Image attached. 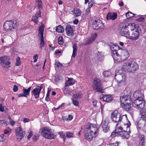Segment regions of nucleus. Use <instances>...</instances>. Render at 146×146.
<instances>
[{
  "label": "nucleus",
  "mask_w": 146,
  "mask_h": 146,
  "mask_svg": "<svg viewBox=\"0 0 146 146\" xmlns=\"http://www.w3.org/2000/svg\"><path fill=\"white\" fill-rule=\"evenodd\" d=\"M98 129L95 125L88 123L84 131V136L89 141H90L98 135Z\"/></svg>",
  "instance_id": "1"
},
{
  "label": "nucleus",
  "mask_w": 146,
  "mask_h": 146,
  "mask_svg": "<svg viewBox=\"0 0 146 146\" xmlns=\"http://www.w3.org/2000/svg\"><path fill=\"white\" fill-rule=\"evenodd\" d=\"M119 34L126 37L129 36V29L134 30L135 28V23H133L128 24L127 25L122 23L120 25Z\"/></svg>",
  "instance_id": "2"
},
{
  "label": "nucleus",
  "mask_w": 146,
  "mask_h": 146,
  "mask_svg": "<svg viewBox=\"0 0 146 146\" xmlns=\"http://www.w3.org/2000/svg\"><path fill=\"white\" fill-rule=\"evenodd\" d=\"M139 68L137 64L133 61L126 62L122 66L123 70L127 72H134Z\"/></svg>",
  "instance_id": "3"
},
{
  "label": "nucleus",
  "mask_w": 146,
  "mask_h": 146,
  "mask_svg": "<svg viewBox=\"0 0 146 146\" xmlns=\"http://www.w3.org/2000/svg\"><path fill=\"white\" fill-rule=\"evenodd\" d=\"M111 118L113 121L115 122H119L122 119L126 121L128 120L126 114L121 116V114L117 110L112 112L111 115Z\"/></svg>",
  "instance_id": "4"
},
{
  "label": "nucleus",
  "mask_w": 146,
  "mask_h": 146,
  "mask_svg": "<svg viewBox=\"0 0 146 146\" xmlns=\"http://www.w3.org/2000/svg\"><path fill=\"white\" fill-rule=\"evenodd\" d=\"M18 23L15 21L9 20L5 22L3 28L5 31H9L17 27Z\"/></svg>",
  "instance_id": "5"
},
{
  "label": "nucleus",
  "mask_w": 146,
  "mask_h": 146,
  "mask_svg": "<svg viewBox=\"0 0 146 146\" xmlns=\"http://www.w3.org/2000/svg\"><path fill=\"white\" fill-rule=\"evenodd\" d=\"M51 130L47 127L42 129L41 131L42 135L44 137L49 139H54L55 135L53 133L50 132Z\"/></svg>",
  "instance_id": "6"
},
{
  "label": "nucleus",
  "mask_w": 146,
  "mask_h": 146,
  "mask_svg": "<svg viewBox=\"0 0 146 146\" xmlns=\"http://www.w3.org/2000/svg\"><path fill=\"white\" fill-rule=\"evenodd\" d=\"M9 60V57L7 56L0 57V64L1 66L5 68H9L10 67L9 65L10 64Z\"/></svg>",
  "instance_id": "7"
},
{
  "label": "nucleus",
  "mask_w": 146,
  "mask_h": 146,
  "mask_svg": "<svg viewBox=\"0 0 146 146\" xmlns=\"http://www.w3.org/2000/svg\"><path fill=\"white\" fill-rule=\"evenodd\" d=\"M91 23L93 25V29L95 30L102 29L103 28V23L101 20L98 19H92Z\"/></svg>",
  "instance_id": "8"
},
{
  "label": "nucleus",
  "mask_w": 146,
  "mask_h": 146,
  "mask_svg": "<svg viewBox=\"0 0 146 146\" xmlns=\"http://www.w3.org/2000/svg\"><path fill=\"white\" fill-rule=\"evenodd\" d=\"M94 90L97 92L102 93L103 92V88L101 85L99 79L95 78L93 81V84L92 86Z\"/></svg>",
  "instance_id": "9"
},
{
  "label": "nucleus",
  "mask_w": 146,
  "mask_h": 146,
  "mask_svg": "<svg viewBox=\"0 0 146 146\" xmlns=\"http://www.w3.org/2000/svg\"><path fill=\"white\" fill-rule=\"evenodd\" d=\"M44 31V27L43 25H41L39 27L38 32V36L40 38V47L41 49L44 47L45 44L44 40L43 32Z\"/></svg>",
  "instance_id": "10"
},
{
  "label": "nucleus",
  "mask_w": 146,
  "mask_h": 146,
  "mask_svg": "<svg viewBox=\"0 0 146 146\" xmlns=\"http://www.w3.org/2000/svg\"><path fill=\"white\" fill-rule=\"evenodd\" d=\"M116 45H114V46L113 47H111V50L112 51L111 55L115 61L117 62H120L122 60L120 54L119 55L117 51L114 49V47H116Z\"/></svg>",
  "instance_id": "11"
},
{
  "label": "nucleus",
  "mask_w": 146,
  "mask_h": 146,
  "mask_svg": "<svg viewBox=\"0 0 146 146\" xmlns=\"http://www.w3.org/2000/svg\"><path fill=\"white\" fill-rule=\"evenodd\" d=\"M115 79L118 83L120 84L125 81L126 77L125 74L123 73L120 74L116 73L115 76Z\"/></svg>",
  "instance_id": "12"
},
{
  "label": "nucleus",
  "mask_w": 146,
  "mask_h": 146,
  "mask_svg": "<svg viewBox=\"0 0 146 146\" xmlns=\"http://www.w3.org/2000/svg\"><path fill=\"white\" fill-rule=\"evenodd\" d=\"M134 104L137 108L142 109L144 106L145 102L143 98H140L139 99H137L134 100Z\"/></svg>",
  "instance_id": "13"
},
{
  "label": "nucleus",
  "mask_w": 146,
  "mask_h": 146,
  "mask_svg": "<svg viewBox=\"0 0 146 146\" xmlns=\"http://www.w3.org/2000/svg\"><path fill=\"white\" fill-rule=\"evenodd\" d=\"M16 135L17 137V139L18 141H20L25 134V132L22 130L21 127H17L16 130Z\"/></svg>",
  "instance_id": "14"
},
{
  "label": "nucleus",
  "mask_w": 146,
  "mask_h": 146,
  "mask_svg": "<svg viewBox=\"0 0 146 146\" xmlns=\"http://www.w3.org/2000/svg\"><path fill=\"white\" fill-rule=\"evenodd\" d=\"M118 52L120 54L122 60H125L129 57V52L127 50L120 49L118 50Z\"/></svg>",
  "instance_id": "15"
},
{
  "label": "nucleus",
  "mask_w": 146,
  "mask_h": 146,
  "mask_svg": "<svg viewBox=\"0 0 146 146\" xmlns=\"http://www.w3.org/2000/svg\"><path fill=\"white\" fill-rule=\"evenodd\" d=\"M42 86H38L37 88L33 89L32 92V94L34 95L35 98L37 99L39 97L41 89L42 88Z\"/></svg>",
  "instance_id": "16"
},
{
  "label": "nucleus",
  "mask_w": 146,
  "mask_h": 146,
  "mask_svg": "<svg viewBox=\"0 0 146 146\" xmlns=\"http://www.w3.org/2000/svg\"><path fill=\"white\" fill-rule=\"evenodd\" d=\"M100 100L104 102H110L113 100V97L109 95L102 94L101 96Z\"/></svg>",
  "instance_id": "17"
},
{
  "label": "nucleus",
  "mask_w": 146,
  "mask_h": 146,
  "mask_svg": "<svg viewBox=\"0 0 146 146\" xmlns=\"http://www.w3.org/2000/svg\"><path fill=\"white\" fill-rule=\"evenodd\" d=\"M41 17L40 11H39L35 15L33 16L32 18V20L34 23L36 24L38 23V20Z\"/></svg>",
  "instance_id": "18"
},
{
  "label": "nucleus",
  "mask_w": 146,
  "mask_h": 146,
  "mask_svg": "<svg viewBox=\"0 0 146 146\" xmlns=\"http://www.w3.org/2000/svg\"><path fill=\"white\" fill-rule=\"evenodd\" d=\"M130 129H129V132L123 130L122 132L119 133V136L121 137L122 139H128L129 137Z\"/></svg>",
  "instance_id": "19"
},
{
  "label": "nucleus",
  "mask_w": 146,
  "mask_h": 146,
  "mask_svg": "<svg viewBox=\"0 0 146 146\" xmlns=\"http://www.w3.org/2000/svg\"><path fill=\"white\" fill-rule=\"evenodd\" d=\"M139 35V33L137 31H135L133 32L131 35L129 34V36L127 38L133 40H136L138 38Z\"/></svg>",
  "instance_id": "20"
},
{
  "label": "nucleus",
  "mask_w": 146,
  "mask_h": 146,
  "mask_svg": "<svg viewBox=\"0 0 146 146\" xmlns=\"http://www.w3.org/2000/svg\"><path fill=\"white\" fill-rule=\"evenodd\" d=\"M117 14L115 13H109L107 15V19L108 20L111 19L115 20L117 18Z\"/></svg>",
  "instance_id": "21"
},
{
  "label": "nucleus",
  "mask_w": 146,
  "mask_h": 146,
  "mask_svg": "<svg viewBox=\"0 0 146 146\" xmlns=\"http://www.w3.org/2000/svg\"><path fill=\"white\" fill-rule=\"evenodd\" d=\"M131 100L130 96L128 95H126L121 96L120 97V102L121 104H124L125 102L127 101H130Z\"/></svg>",
  "instance_id": "22"
},
{
  "label": "nucleus",
  "mask_w": 146,
  "mask_h": 146,
  "mask_svg": "<svg viewBox=\"0 0 146 146\" xmlns=\"http://www.w3.org/2000/svg\"><path fill=\"white\" fill-rule=\"evenodd\" d=\"M65 31L67 35L69 36H72L73 32L72 28L70 25H67L65 29Z\"/></svg>",
  "instance_id": "23"
},
{
  "label": "nucleus",
  "mask_w": 146,
  "mask_h": 146,
  "mask_svg": "<svg viewBox=\"0 0 146 146\" xmlns=\"http://www.w3.org/2000/svg\"><path fill=\"white\" fill-rule=\"evenodd\" d=\"M108 123L106 121H102L101 125L103 129V130L105 132H107L109 129V127H108Z\"/></svg>",
  "instance_id": "24"
},
{
  "label": "nucleus",
  "mask_w": 146,
  "mask_h": 146,
  "mask_svg": "<svg viewBox=\"0 0 146 146\" xmlns=\"http://www.w3.org/2000/svg\"><path fill=\"white\" fill-rule=\"evenodd\" d=\"M97 36V34L94 33L92 35V37L89 38L86 40L87 42L86 44H89L91 43L94 40Z\"/></svg>",
  "instance_id": "25"
},
{
  "label": "nucleus",
  "mask_w": 146,
  "mask_h": 146,
  "mask_svg": "<svg viewBox=\"0 0 146 146\" xmlns=\"http://www.w3.org/2000/svg\"><path fill=\"white\" fill-rule=\"evenodd\" d=\"M139 115L141 117V118L143 119V120L146 119V109H142L140 110V113H139Z\"/></svg>",
  "instance_id": "26"
},
{
  "label": "nucleus",
  "mask_w": 146,
  "mask_h": 146,
  "mask_svg": "<svg viewBox=\"0 0 146 146\" xmlns=\"http://www.w3.org/2000/svg\"><path fill=\"white\" fill-rule=\"evenodd\" d=\"M75 83L74 80L72 78H69L67 81L65 82V86L67 87L69 86L72 85Z\"/></svg>",
  "instance_id": "27"
},
{
  "label": "nucleus",
  "mask_w": 146,
  "mask_h": 146,
  "mask_svg": "<svg viewBox=\"0 0 146 146\" xmlns=\"http://www.w3.org/2000/svg\"><path fill=\"white\" fill-rule=\"evenodd\" d=\"M131 102H132V101ZM130 103L131 102L130 101L129 102V103H127L125 104H123V105H122V104H121V105L123 108L125 109L126 110L129 111L131 109V106Z\"/></svg>",
  "instance_id": "28"
},
{
  "label": "nucleus",
  "mask_w": 146,
  "mask_h": 146,
  "mask_svg": "<svg viewBox=\"0 0 146 146\" xmlns=\"http://www.w3.org/2000/svg\"><path fill=\"white\" fill-rule=\"evenodd\" d=\"M72 47L73 49V52L72 55V57L74 58L76 56L77 52L78 50V46H77V44L75 43L73 44Z\"/></svg>",
  "instance_id": "29"
},
{
  "label": "nucleus",
  "mask_w": 146,
  "mask_h": 146,
  "mask_svg": "<svg viewBox=\"0 0 146 146\" xmlns=\"http://www.w3.org/2000/svg\"><path fill=\"white\" fill-rule=\"evenodd\" d=\"M133 96L135 98L139 99L140 98H143V94L140 91H136L134 93Z\"/></svg>",
  "instance_id": "30"
},
{
  "label": "nucleus",
  "mask_w": 146,
  "mask_h": 146,
  "mask_svg": "<svg viewBox=\"0 0 146 146\" xmlns=\"http://www.w3.org/2000/svg\"><path fill=\"white\" fill-rule=\"evenodd\" d=\"M31 87H30L28 89H25L24 88H23V96L25 97H27L28 95H29V94L31 90Z\"/></svg>",
  "instance_id": "31"
},
{
  "label": "nucleus",
  "mask_w": 146,
  "mask_h": 146,
  "mask_svg": "<svg viewBox=\"0 0 146 146\" xmlns=\"http://www.w3.org/2000/svg\"><path fill=\"white\" fill-rule=\"evenodd\" d=\"M74 15L76 16H79L81 15V11L79 9H77L74 10L73 11Z\"/></svg>",
  "instance_id": "32"
},
{
  "label": "nucleus",
  "mask_w": 146,
  "mask_h": 146,
  "mask_svg": "<svg viewBox=\"0 0 146 146\" xmlns=\"http://www.w3.org/2000/svg\"><path fill=\"white\" fill-rule=\"evenodd\" d=\"M56 32L58 33H63L64 31L63 27L60 25H59L56 27Z\"/></svg>",
  "instance_id": "33"
},
{
  "label": "nucleus",
  "mask_w": 146,
  "mask_h": 146,
  "mask_svg": "<svg viewBox=\"0 0 146 146\" xmlns=\"http://www.w3.org/2000/svg\"><path fill=\"white\" fill-rule=\"evenodd\" d=\"M11 128L8 127L4 130V134L7 135L8 136L11 133Z\"/></svg>",
  "instance_id": "34"
},
{
  "label": "nucleus",
  "mask_w": 146,
  "mask_h": 146,
  "mask_svg": "<svg viewBox=\"0 0 146 146\" xmlns=\"http://www.w3.org/2000/svg\"><path fill=\"white\" fill-rule=\"evenodd\" d=\"M124 130H123V128L121 127H119L118 128L115 129V131L117 134L119 135V133L122 132Z\"/></svg>",
  "instance_id": "35"
},
{
  "label": "nucleus",
  "mask_w": 146,
  "mask_h": 146,
  "mask_svg": "<svg viewBox=\"0 0 146 146\" xmlns=\"http://www.w3.org/2000/svg\"><path fill=\"white\" fill-rule=\"evenodd\" d=\"M82 95L81 94L79 93L78 94H74L73 97L75 100L81 98Z\"/></svg>",
  "instance_id": "36"
},
{
  "label": "nucleus",
  "mask_w": 146,
  "mask_h": 146,
  "mask_svg": "<svg viewBox=\"0 0 146 146\" xmlns=\"http://www.w3.org/2000/svg\"><path fill=\"white\" fill-rule=\"evenodd\" d=\"M104 76L106 77H108L111 75V73L109 71H105L103 72Z\"/></svg>",
  "instance_id": "37"
},
{
  "label": "nucleus",
  "mask_w": 146,
  "mask_h": 146,
  "mask_svg": "<svg viewBox=\"0 0 146 146\" xmlns=\"http://www.w3.org/2000/svg\"><path fill=\"white\" fill-rule=\"evenodd\" d=\"M126 121L127 122V123L125 125V127H126L127 128V130L126 131H127V130H129V127L131 125L130 122L128 120V119ZM128 132H129V131Z\"/></svg>",
  "instance_id": "38"
},
{
  "label": "nucleus",
  "mask_w": 146,
  "mask_h": 146,
  "mask_svg": "<svg viewBox=\"0 0 146 146\" xmlns=\"http://www.w3.org/2000/svg\"><path fill=\"white\" fill-rule=\"evenodd\" d=\"M126 16L127 18L132 17L134 16V15L130 12H128L126 14Z\"/></svg>",
  "instance_id": "39"
},
{
  "label": "nucleus",
  "mask_w": 146,
  "mask_h": 146,
  "mask_svg": "<svg viewBox=\"0 0 146 146\" xmlns=\"http://www.w3.org/2000/svg\"><path fill=\"white\" fill-rule=\"evenodd\" d=\"M73 133L70 132H67L66 133V137L68 138H70L72 137Z\"/></svg>",
  "instance_id": "40"
},
{
  "label": "nucleus",
  "mask_w": 146,
  "mask_h": 146,
  "mask_svg": "<svg viewBox=\"0 0 146 146\" xmlns=\"http://www.w3.org/2000/svg\"><path fill=\"white\" fill-rule=\"evenodd\" d=\"M58 40V43L59 44L61 45L63 44V39L62 36L59 37Z\"/></svg>",
  "instance_id": "41"
},
{
  "label": "nucleus",
  "mask_w": 146,
  "mask_h": 146,
  "mask_svg": "<svg viewBox=\"0 0 146 146\" xmlns=\"http://www.w3.org/2000/svg\"><path fill=\"white\" fill-rule=\"evenodd\" d=\"M103 57V55L101 52H99L98 54L97 58L99 60H101Z\"/></svg>",
  "instance_id": "42"
},
{
  "label": "nucleus",
  "mask_w": 146,
  "mask_h": 146,
  "mask_svg": "<svg viewBox=\"0 0 146 146\" xmlns=\"http://www.w3.org/2000/svg\"><path fill=\"white\" fill-rule=\"evenodd\" d=\"M6 138L5 136H4L3 134H1L0 135V142L5 140Z\"/></svg>",
  "instance_id": "43"
},
{
  "label": "nucleus",
  "mask_w": 146,
  "mask_h": 146,
  "mask_svg": "<svg viewBox=\"0 0 146 146\" xmlns=\"http://www.w3.org/2000/svg\"><path fill=\"white\" fill-rule=\"evenodd\" d=\"M20 58L19 57H18L16 59V63L15 64V65L16 66H19L20 65Z\"/></svg>",
  "instance_id": "44"
},
{
  "label": "nucleus",
  "mask_w": 146,
  "mask_h": 146,
  "mask_svg": "<svg viewBox=\"0 0 146 146\" xmlns=\"http://www.w3.org/2000/svg\"><path fill=\"white\" fill-rule=\"evenodd\" d=\"M94 2L93 0H91L88 3V7L89 8H91L93 5L94 4Z\"/></svg>",
  "instance_id": "45"
},
{
  "label": "nucleus",
  "mask_w": 146,
  "mask_h": 146,
  "mask_svg": "<svg viewBox=\"0 0 146 146\" xmlns=\"http://www.w3.org/2000/svg\"><path fill=\"white\" fill-rule=\"evenodd\" d=\"M63 91L65 94H68L70 92L69 90L67 88H63Z\"/></svg>",
  "instance_id": "46"
},
{
  "label": "nucleus",
  "mask_w": 146,
  "mask_h": 146,
  "mask_svg": "<svg viewBox=\"0 0 146 146\" xmlns=\"http://www.w3.org/2000/svg\"><path fill=\"white\" fill-rule=\"evenodd\" d=\"M59 134L60 135L61 137L62 138L64 139V141H65V134H64L63 132H60L59 133Z\"/></svg>",
  "instance_id": "47"
},
{
  "label": "nucleus",
  "mask_w": 146,
  "mask_h": 146,
  "mask_svg": "<svg viewBox=\"0 0 146 146\" xmlns=\"http://www.w3.org/2000/svg\"><path fill=\"white\" fill-rule=\"evenodd\" d=\"M9 122L10 124L12 126L14 125L15 123V122L13 120H12L11 118L10 117L9 118Z\"/></svg>",
  "instance_id": "48"
},
{
  "label": "nucleus",
  "mask_w": 146,
  "mask_h": 146,
  "mask_svg": "<svg viewBox=\"0 0 146 146\" xmlns=\"http://www.w3.org/2000/svg\"><path fill=\"white\" fill-rule=\"evenodd\" d=\"M73 103L75 106H78L79 104V102L76 100H74L73 99L72 100Z\"/></svg>",
  "instance_id": "49"
},
{
  "label": "nucleus",
  "mask_w": 146,
  "mask_h": 146,
  "mask_svg": "<svg viewBox=\"0 0 146 146\" xmlns=\"http://www.w3.org/2000/svg\"><path fill=\"white\" fill-rule=\"evenodd\" d=\"M6 123L5 121L3 120H0V125L5 126L6 125Z\"/></svg>",
  "instance_id": "50"
},
{
  "label": "nucleus",
  "mask_w": 146,
  "mask_h": 146,
  "mask_svg": "<svg viewBox=\"0 0 146 146\" xmlns=\"http://www.w3.org/2000/svg\"><path fill=\"white\" fill-rule=\"evenodd\" d=\"M38 57V55L37 54L35 55L33 57V58L34 59L33 62H36L37 60V58Z\"/></svg>",
  "instance_id": "51"
},
{
  "label": "nucleus",
  "mask_w": 146,
  "mask_h": 146,
  "mask_svg": "<svg viewBox=\"0 0 146 146\" xmlns=\"http://www.w3.org/2000/svg\"><path fill=\"white\" fill-rule=\"evenodd\" d=\"M18 90V88L17 86L16 85H14L13 88V91L15 92H16Z\"/></svg>",
  "instance_id": "52"
},
{
  "label": "nucleus",
  "mask_w": 146,
  "mask_h": 146,
  "mask_svg": "<svg viewBox=\"0 0 146 146\" xmlns=\"http://www.w3.org/2000/svg\"><path fill=\"white\" fill-rule=\"evenodd\" d=\"M92 103L94 107H96L97 101L96 100L94 99L93 100Z\"/></svg>",
  "instance_id": "53"
},
{
  "label": "nucleus",
  "mask_w": 146,
  "mask_h": 146,
  "mask_svg": "<svg viewBox=\"0 0 146 146\" xmlns=\"http://www.w3.org/2000/svg\"><path fill=\"white\" fill-rule=\"evenodd\" d=\"M32 135H33V132L31 131H30L29 133V134L27 136L28 139H30Z\"/></svg>",
  "instance_id": "54"
},
{
  "label": "nucleus",
  "mask_w": 146,
  "mask_h": 146,
  "mask_svg": "<svg viewBox=\"0 0 146 146\" xmlns=\"http://www.w3.org/2000/svg\"><path fill=\"white\" fill-rule=\"evenodd\" d=\"M0 111L1 112H3L4 111V107L2 104H0Z\"/></svg>",
  "instance_id": "55"
},
{
  "label": "nucleus",
  "mask_w": 146,
  "mask_h": 146,
  "mask_svg": "<svg viewBox=\"0 0 146 146\" xmlns=\"http://www.w3.org/2000/svg\"><path fill=\"white\" fill-rule=\"evenodd\" d=\"M145 143V140H142V141H140L139 144L140 145H144Z\"/></svg>",
  "instance_id": "56"
},
{
  "label": "nucleus",
  "mask_w": 146,
  "mask_h": 146,
  "mask_svg": "<svg viewBox=\"0 0 146 146\" xmlns=\"http://www.w3.org/2000/svg\"><path fill=\"white\" fill-rule=\"evenodd\" d=\"M138 20L139 22H143L145 21V18L144 17H141L138 19Z\"/></svg>",
  "instance_id": "57"
},
{
  "label": "nucleus",
  "mask_w": 146,
  "mask_h": 146,
  "mask_svg": "<svg viewBox=\"0 0 146 146\" xmlns=\"http://www.w3.org/2000/svg\"><path fill=\"white\" fill-rule=\"evenodd\" d=\"M90 8H87L86 10V14L88 15L90 12Z\"/></svg>",
  "instance_id": "58"
},
{
  "label": "nucleus",
  "mask_w": 146,
  "mask_h": 146,
  "mask_svg": "<svg viewBox=\"0 0 146 146\" xmlns=\"http://www.w3.org/2000/svg\"><path fill=\"white\" fill-rule=\"evenodd\" d=\"M38 4V7L39 9V11H40V9L42 8V3H40Z\"/></svg>",
  "instance_id": "59"
},
{
  "label": "nucleus",
  "mask_w": 146,
  "mask_h": 146,
  "mask_svg": "<svg viewBox=\"0 0 146 146\" xmlns=\"http://www.w3.org/2000/svg\"><path fill=\"white\" fill-rule=\"evenodd\" d=\"M140 141H142V140H145V139L144 136L142 135L139 137Z\"/></svg>",
  "instance_id": "60"
},
{
  "label": "nucleus",
  "mask_w": 146,
  "mask_h": 146,
  "mask_svg": "<svg viewBox=\"0 0 146 146\" xmlns=\"http://www.w3.org/2000/svg\"><path fill=\"white\" fill-rule=\"evenodd\" d=\"M73 118V117L72 116L70 115H68V118H67V119L68 120H72Z\"/></svg>",
  "instance_id": "61"
},
{
  "label": "nucleus",
  "mask_w": 146,
  "mask_h": 146,
  "mask_svg": "<svg viewBox=\"0 0 146 146\" xmlns=\"http://www.w3.org/2000/svg\"><path fill=\"white\" fill-rule=\"evenodd\" d=\"M137 125L139 128H142V127L144 125V124H142L141 125L139 124V123L138 122L137 123Z\"/></svg>",
  "instance_id": "62"
},
{
  "label": "nucleus",
  "mask_w": 146,
  "mask_h": 146,
  "mask_svg": "<svg viewBox=\"0 0 146 146\" xmlns=\"http://www.w3.org/2000/svg\"><path fill=\"white\" fill-rule=\"evenodd\" d=\"M49 95L46 94V97L45 98V100L47 101L48 102L49 100Z\"/></svg>",
  "instance_id": "63"
},
{
  "label": "nucleus",
  "mask_w": 146,
  "mask_h": 146,
  "mask_svg": "<svg viewBox=\"0 0 146 146\" xmlns=\"http://www.w3.org/2000/svg\"><path fill=\"white\" fill-rule=\"evenodd\" d=\"M38 137L36 135H34L33 137V140L36 141L38 139Z\"/></svg>",
  "instance_id": "64"
}]
</instances>
